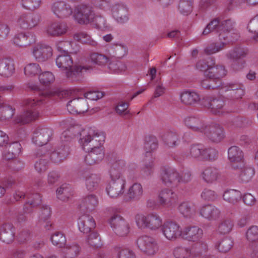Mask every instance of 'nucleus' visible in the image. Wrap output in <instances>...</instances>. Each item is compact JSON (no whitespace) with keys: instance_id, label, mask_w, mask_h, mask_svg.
I'll return each instance as SVG.
<instances>
[{"instance_id":"32","label":"nucleus","mask_w":258,"mask_h":258,"mask_svg":"<svg viewBox=\"0 0 258 258\" xmlns=\"http://www.w3.org/2000/svg\"><path fill=\"white\" fill-rule=\"evenodd\" d=\"M83 176L85 178L86 185L88 190H93L98 187L100 178L97 175L85 172Z\"/></svg>"},{"instance_id":"47","label":"nucleus","mask_w":258,"mask_h":258,"mask_svg":"<svg viewBox=\"0 0 258 258\" xmlns=\"http://www.w3.org/2000/svg\"><path fill=\"white\" fill-rule=\"evenodd\" d=\"M192 0H180L178 9L180 12L184 15H188L192 10Z\"/></svg>"},{"instance_id":"28","label":"nucleus","mask_w":258,"mask_h":258,"mask_svg":"<svg viewBox=\"0 0 258 258\" xmlns=\"http://www.w3.org/2000/svg\"><path fill=\"white\" fill-rule=\"evenodd\" d=\"M226 71L222 65H211L206 74L207 77L214 79L217 81H221V79L226 75Z\"/></svg>"},{"instance_id":"22","label":"nucleus","mask_w":258,"mask_h":258,"mask_svg":"<svg viewBox=\"0 0 258 258\" xmlns=\"http://www.w3.org/2000/svg\"><path fill=\"white\" fill-rule=\"evenodd\" d=\"M95 226L96 223L94 219L89 215H83L79 218L78 226L82 232L89 233L95 227Z\"/></svg>"},{"instance_id":"29","label":"nucleus","mask_w":258,"mask_h":258,"mask_svg":"<svg viewBox=\"0 0 258 258\" xmlns=\"http://www.w3.org/2000/svg\"><path fill=\"white\" fill-rule=\"evenodd\" d=\"M68 27L64 23L54 22L48 25L47 33L52 36H61L67 32Z\"/></svg>"},{"instance_id":"25","label":"nucleus","mask_w":258,"mask_h":258,"mask_svg":"<svg viewBox=\"0 0 258 258\" xmlns=\"http://www.w3.org/2000/svg\"><path fill=\"white\" fill-rule=\"evenodd\" d=\"M182 233L185 238L188 241H198L202 238L203 231L198 226H193L186 227Z\"/></svg>"},{"instance_id":"10","label":"nucleus","mask_w":258,"mask_h":258,"mask_svg":"<svg viewBox=\"0 0 258 258\" xmlns=\"http://www.w3.org/2000/svg\"><path fill=\"white\" fill-rule=\"evenodd\" d=\"M228 159L234 169H242L244 167L243 153L237 146H232L228 149Z\"/></svg>"},{"instance_id":"16","label":"nucleus","mask_w":258,"mask_h":258,"mask_svg":"<svg viewBox=\"0 0 258 258\" xmlns=\"http://www.w3.org/2000/svg\"><path fill=\"white\" fill-rule=\"evenodd\" d=\"M83 138H81V142L83 148L85 149V146H88L90 149H97V148H103L102 145L104 141L103 136L96 134L92 137L87 134H85Z\"/></svg>"},{"instance_id":"15","label":"nucleus","mask_w":258,"mask_h":258,"mask_svg":"<svg viewBox=\"0 0 258 258\" xmlns=\"http://www.w3.org/2000/svg\"><path fill=\"white\" fill-rule=\"evenodd\" d=\"M160 204L166 207H172L177 204L178 197L177 195L169 188L162 190L159 194Z\"/></svg>"},{"instance_id":"61","label":"nucleus","mask_w":258,"mask_h":258,"mask_svg":"<svg viewBox=\"0 0 258 258\" xmlns=\"http://www.w3.org/2000/svg\"><path fill=\"white\" fill-rule=\"evenodd\" d=\"M165 143L169 147H173L177 140V135L173 132L167 133L162 137Z\"/></svg>"},{"instance_id":"26","label":"nucleus","mask_w":258,"mask_h":258,"mask_svg":"<svg viewBox=\"0 0 258 258\" xmlns=\"http://www.w3.org/2000/svg\"><path fill=\"white\" fill-rule=\"evenodd\" d=\"M15 72L13 60L10 58H0V75L5 77L11 76Z\"/></svg>"},{"instance_id":"41","label":"nucleus","mask_w":258,"mask_h":258,"mask_svg":"<svg viewBox=\"0 0 258 258\" xmlns=\"http://www.w3.org/2000/svg\"><path fill=\"white\" fill-rule=\"evenodd\" d=\"M225 91L228 92L229 96L232 99L241 98L243 95V90L237 85H230Z\"/></svg>"},{"instance_id":"58","label":"nucleus","mask_w":258,"mask_h":258,"mask_svg":"<svg viewBox=\"0 0 258 258\" xmlns=\"http://www.w3.org/2000/svg\"><path fill=\"white\" fill-rule=\"evenodd\" d=\"M214 64V60L213 58L209 57L208 60H200L196 64V68L201 71H206V74L208 72L211 65Z\"/></svg>"},{"instance_id":"30","label":"nucleus","mask_w":258,"mask_h":258,"mask_svg":"<svg viewBox=\"0 0 258 258\" xmlns=\"http://www.w3.org/2000/svg\"><path fill=\"white\" fill-rule=\"evenodd\" d=\"M13 41L16 45L20 47H25L34 42L35 38L31 34L26 35L25 33H21L14 37Z\"/></svg>"},{"instance_id":"50","label":"nucleus","mask_w":258,"mask_h":258,"mask_svg":"<svg viewBox=\"0 0 258 258\" xmlns=\"http://www.w3.org/2000/svg\"><path fill=\"white\" fill-rule=\"evenodd\" d=\"M74 38L77 41L81 42L84 44H89L93 46L97 45V42L92 40L91 37L86 33L81 32L76 33L74 35Z\"/></svg>"},{"instance_id":"12","label":"nucleus","mask_w":258,"mask_h":258,"mask_svg":"<svg viewBox=\"0 0 258 258\" xmlns=\"http://www.w3.org/2000/svg\"><path fill=\"white\" fill-rule=\"evenodd\" d=\"M202 104L208 108L211 109L212 113L220 115L222 114L225 102L221 98H213L207 97L203 99Z\"/></svg>"},{"instance_id":"37","label":"nucleus","mask_w":258,"mask_h":258,"mask_svg":"<svg viewBox=\"0 0 258 258\" xmlns=\"http://www.w3.org/2000/svg\"><path fill=\"white\" fill-rule=\"evenodd\" d=\"M233 241L228 237H225L215 244V248L220 252L226 253L229 251L233 246Z\"/></svg>"},{"instance_id":"36","label":"nucleus","mask_w":258,"mask_h":258,"mask_svg":"<svg viewBox=\"0 0 258 258\" xmlns=\"http://www.w3.org/2000/svg\"><path fill=\"white\" fill-rule=\"evenodd\" d=\"M86 242L90 247L95 249L100 248L103 245L101 236L96 232L90 233L86 238Z\"/></svg>"},{"instance_id":"11","label":"nucleus","mask_w":258,"mask_h":258,"mask_svg":"<svg viewBox=\"0 0 258 258\" xmlns=\"http://www.w3.org/2000/svg\"><path fill=\"white\" fill-rule=\"evenodd\" d=\"M162 231L165 236L170 240H174L179 237L182 231L180 226L173 221H166L162 226Z\"/></svg>"},{"instance_id":"8","label":"nucleus","mask_w":258,"mask_h":258,"mask_svg":"<svg viewBox=\"0 0 258 258\" xmlns=\"http://www.w3.org/2000/svg\"><path fill=\"white\" fill-rule=\"evenodd\" d=\"M213 143H219L224 138L223 128L219 124L206 125L202 132Z\"/></svg>"},{"instance_id":"19","label":"nucleus","mask_w":258,"mask_h":258,"mask_svg":"<svg viewBox=\"0 0 258 258\" xmlns=\"http://www.w3.org/2000/svg\"><path fill=\"white\" fill-rule=\"evenodd\" d=\"M124 181L122 179L111 180L106 187L108 195L111 198H117L124 192Z\"/></svg>"},{"instance_id":"5","label":"nucleus","mask_w":258,"mask_h":258,"mask_svg":"<svg viewBox=\"0 0 258 258\" xmlns=\"http://www.w3.org/2000/svg\"><path fill=\"white\" fill-rule=\"evenodd\" d=\"M137 225L140 227H148L156 229L161 226L162 222L160 217L156 214H151L147 216L138 214L136 216Z\"/></svg>"},{"instance_id":"60","label":"nucleus","mask_w":258,"mask_h":258,"mask_svg":"<svg viewBox=\"0 0 258 258\" xmlns=\"http://www.w3.org/2000/svg\"><path fill=\"white\" fill-rule=\"evenodd\" d=\"M40 83L45 86L48 85L54 81V77L52 73L45 72L39 75Z\"/></svg>"},{"instance_id":"6","label":"nucleus","mask_w":258,"mask_h":258,"mask_svg":"<svg viewBox=\"0 0 258 258\" xmlns=\"http://www.w3.org/2000/svg\"><path fill=\"white\" fill-rule=\"evenodd\" d=\"M74 16L76 21L80 24H88L94 18V14L91 8L82 4L76 7Z\"/></svg>"},{"instance_id":"51","label":"nucleus","mask_w":258,"mask_h":258,"mask_svg":"<svg viewBox=\"0 0 258 258\" xmlns=\"http://www.w3.org/2000/svg\"><path fill=\"white\" fill-rule=\"evenodd\" d=\"M173 254L175 258H190L194 256L191 249L183 247H176Z\"/></svg>"},{"instance_id":"23","label":"nucleus","mask_w":258,"mask_h":258,"mask_svg":"<svg viewBox=\"0 0 258 258\" xmlns=\"http://www.w3.org/2000/svg\"><path fill=\"white\" fill-rule=\"evenodd\" d=\"M33 54L36 59L44 61L52 55V48L48 46L37 45L34 47Z\"/></svg>"},{"instance_id":"62","label":"nucleus","mask_w":258,"mask_h":258,"mask_svg":"<svg viewBox=\"0 0 258 258\" xmlns=\"http://www.w3.org/2000/svg\"><path fill=\"white\" fill-rule=\"evenodd\" d=\"M108 68L114 73H119L124 71L125 65L120 61H112L109 63Z\"/></svg>"},{"instance_id":"44","label":"nucleus","mask_w":258,"mask_h":258,"mask_svg":"<svg viewBox=\"0 0 258 258\" xmlns=\"http://www.w3.org/2000/svg\"><path fill=\"white\" fill-rule=\"evenodd\" d=\"M49 153L40 156L39 158L36 161L35 168L39 173L44 172L47 168L48 162Z\"/></svg>"},{"instance_id":"45","label":"nucleus","mask_w":258,"mask_h":258,"mask_svg":"<svg viewBox=\"0 0 258 258\" xmlns=\"http://www.w3.org/2000/svg\"><path fill=\"white\" fill-rule=\"evenodd\" d=\"M201 86L207 90L216 89L222 85L221 81L215 80L214 79L207 77L206 79L203 80L201 83Z\"/></svg>"},{"instance_id":"27","label":"nucleus","mask_w":258,"mask_h":258,"mask_svg":"<svg viewBox=\"0 0 258 258\" xmlns=\"http://www.w3.org/2000/svg\"><path fill=\"white\" fill-rule=\"evenodd\" d=\"M103 150V148L91 149L85 158L86 164L92 165L100 162L104 158V154Z\"/></svg>"},{"instance_id":"54","label":"nucleus","mask_w":258,"mask_h":258,"mask_svg":"<svg viewBox=\"0 0 258 258\" xmlns=\"http://www.w3.org/2000/svg\"><path fill=\"white\" fill-rule=\"evenodd\" d=\"M90 58L92 62L98 65H104L108 60V58L105 55L95 52L91 53Z\"/></svg>"},{"instance_id":"43","label":"nucleus","mask_w":258,"mask_h":258,"mask_svg":"<svg viewBox=\"0 0 258 258\" xmlns=\"http://www.w3.org/2000/svg\"><path fill=\"white\" fill-rule=\"evenodd\" d=\"M220 20L219 18H216L211 20L207 25L203 32V35H206L210 33L215 31L220 33Z\"/></svg>"},{"instance_id":"7","label":"nucleus","mask_w":258,"mask_h":258,"mask_svg":"<svg viewBox=\"0 0 258 258\" xmlns=\"http://www.w3.org/2000/svg\"><path fill=\"white\" fill-rule=\"evenodd\" d=\"M114 233L121 237L126 236L129 233L130 227L126 221L120 215L114 214L109 220Z\"/></svg>"},{"instance_id":"1","label":"nucleus","mask_w":258,"mask_h":258,"mask_svg":"<svg viewBox=\"0 0 258 258\" xmlns=\"http://www.w3.org/2000/svg\"><path fill=\"white\" fill-rule=\"evenodd\" d=\"M46 102V101H44V99L42 98H27L23 100L22 105L25 108V110L17 116L15 120L16 123L24 124L36 120L39 116L36 108L41 104Z\"/></svg>"},{"instance_id":"4","label":"nucleus","mask_w":258,"mask_h":258,"mask_svg":"<svg viewBox=\"0 0 258 258\" xmlns=\"http://www.w3.org/2000/svg\"><path fill=\"white\" fill-rule=\"evenodd\" d=\"M136 243L138 248L147 255H154L158 250L156 240L150 236H140L137 239Z\"/></svg>"},{"instance_id":"64","label":"nucleus","mask_w":258,"mask_h":258,"mask_svg":"<svg viewBox=\"0 0 258 258\" xmlns=\"http://www.w3.org/2000/svg\"><path fill=\"white\" fill-rule=\"evenodd\" d=\"M246 236L249 241H254L258 239V227L256 226H251L247 231Z\"/></svg>"},{"instance_id":"24","label":"nucleus","mask_w":258,"mask_h":258,"mask_svg":"<svg viewBox=\"0 0 258 258\" xmlns=\"http://www.w3.org/2000/svg\"><path fill=\"white\" fill-rule=\"evenodd\" d=\"M98 204L97 199L95 195H90L84 198L79 204V209L84 213L92 211Z\"/></svg>"},{"instance_id":"35","label":"nucleus","mask_w":258,"mask_h":258,"mask_svg":"<svg viewBox=\"0 0 258 258\" xmlns=\"http://www.w3.org/2000/svg\"><path fill=\"white\" fill-rule=\"evenodd\" d=\"M70 95V92L66 90H61L60 89H56L54 90L46 91L42 93L41 94V98L43 99H45L51 97H58L59 98H65Z\"/></svg>"},{"instance_id":"33","label":"nucleus","mask_w":258,"mask_h":258,"mask_svg":"<svg viewBox=\"0 0 258 258\" xmlns=\"http://www.w3.org/2000/svg\"><path fill=\"white\" fill-rule=\"evenodd\" d=\"M180 98L182 102L187 105H194L200 100L199 96L197 93L189 91L182 93Z\"/></svg>"},{"instance_id":"56","label":"nucleus","mask_w":258,"mask_h":258,"mask_svg":"<svg viewBox=\"0 0 258 258\" xmlns=\"http://www.w3.org/2000/svg\"><path fill=\"white\" fill-rule=\"evenodd\" d=\"M41 71L39 64L35 63H29L24 68V73L26 75L33 76L38 74Z\"/></svg>"},{"instance_id":"21","label":"nucleus","mask_w":258,"mask_h":258,"mask_svg":"<svg viewBox=\"0 0 258 258\" xmlns=\"http://www.w3.org/2000/svg\"><path fill=\"white\" fill-rule=\"evenodd\" d=\"M40 18V16L37 14L28 16L23 14L19 18L18 23L23 29L32 28L38 25Z\"/></svg>"},{"instance_id":"53","label":"nucleus","mask_w":258,"mask_h":258,"mask_svg":"<svg viewBox=\"0 0 258 258\" xmlns=\"http://www.w3.org/2000/svg\"><path fill=\"white\" fill-rule=\"evenodd\" d=\"M52 243L58 247H62L66 243V238L63 233L60 232H55L51 237Z\"/></svg>"},{"instance_id":"34","label":"nucleus","mask_w":258,"mask_h":258,"mask_svg":"<svg viewBox=\"0 0 258 258\" xmlns=\"http://www.w3.org/2000/svg\"><path fill=\"white\" fill-rule=\"evenodd\" d=\"M187 126L194 131L202 133L206 125H204L201 121L195 117H188L185 120Z\"/></svg>"},{"instance_id":"20","label":"nucleus","mask_w":258,"mask_h":258,"mask_svg":"<svg viewBox=\"0 0 258 258\" xmlns=\"http://www.w3.org/2000/svg\"><path fill=\"white\" fill-rule=\"evenodd\" d=\"M15 228L12 224L5 223L0 226V240L9 244L14 239Z\"/></svg>"},{"instance_id":"59","label":"nucleus","mask_w":258,"mask_h":258,"mask_svg":"<svg viewBox=\"0 0 258 258\" xmlns=\"http://www.w3.org/2000/svg\"><path fill=\"white\" fill-rule=\"evenodd\" d=\"M247 28L249 31L253 32L256 35L253 37V39L258 42V15L254 16L249 22Z\"/></svg>"},{"instance_id":"9","label":"nucleus","mask_w":258,"mask_h":258,"mask_svg":"<svg viewBox=\"0 0 258 258\" xmlns=\"http://www.w3.org/2000/svg\"><path fill=\"white\" fill-rule=\"evenodd\" d=\"M248 52L247 49L237 46L227 54V57L233 60L232 65L234 69L239 70L243 68V63L244 62L242 59L247 55Z\"/></svg>"},{"instance_id":"55","label":"nucleus","mask_w":258,"mask_h":258,"mask_svg":"<svg viewBox=\"0 0 258 258\" xmlns=\"http://www.w3.org/2000/svg\"><path fill=\"white\" fill-rule=\"evenodd\" d=\"M80 247L77 244L67 246L64 249L63 252L66 258H75L80 252Z\"/></svg>"},{"instance_id":"52","label":"nucleus","mask_w":258,"mask_h":258,"mask_svg":"<svg viewBox=\"0 0 258 258\" xmlns=\"http://www.w3.org/2000/svg\"><path fill=\"white\" fill-rule=\"evenodd\" d=\"M113 17L117 20H123L126 17V10L124 6L115 5L112 8Z\"/></svg>"},{"instance_id":"2","label":"nucleus","mask_w":258,"mask_h":258,"mask_svg":"<svg viewBox=\"0 0 258 258\" xmlns=\"http://www.w3.org/2000/svg\"><path fill=\"white\" fill-rule=\"evenodd\" d=\"M56 63L58 68L63 70H70L67 76L70 77L73 75H79L83 69H86L84 67L75 66H73V61L72 58L67 51L64 50L63 54L59 55L56 59Z\"/></svg>"},{"instance_id":"39","label":"nucleus","mask_w":258,"mask_h":258,"mask_svg":"<svg viewBox=\"0 0 258 258\" xmlns=\"http://www.w3.org/2000/svg\"><path fill=\"white\" fill-rule=\"evenodd\" d=\"M218 176L217 170L212 167L206 168L202 172V177L208 183H212L216 181Z\"/></svg>"},{"instance_id":"63","label":"nucleus","mask_w":258,"mask_h":258,"mask_svg":"<svg viewBox=\"0 0 258 258\" xmlns=\"http://www.w3.org/2000/svg\"><path fill=\"white\" fill-rule=\"evenodd\" d=\"M41 0H22V5L26 9L33 11L38 8Z\"/></svg>"},{"instance_id":"31","label":"nucleus","mask_w":258,"mask_h":258,"mask_svg":"<svg viewBox=\"0 0 258 258\" xmlns=\"http://www.w3.org/2000/svg\"><path fill=\"white\" fill-rule=\"evenodd\" d=\"M201 215L209 220L216 219L220 215V211L214 206L208 205L204 206L200 211Z\"/></svg>"},{"instance_id":"48","label":"nucleus","mask_w":258,"mask_h":258,"mask_svg":"<svg viewBox=\"0 0 258 258\" xmlns=\"http://www.w3.org/2000/svg\"><path fill=\"white\" fill-rule=\"evenodd\" d=\"M233 223L230 219L222 220L218 225V231L222 234L229 233L232 229Z\"/></svg>"},{"instance_id":"13","label":"nucleus","mask_w":258,"mask_h":258,"mask_svg":"<svg viewBox=\"0 0 258 258\" xmlns=\"http://www.w3.org/2000/svg\"><path fill=\"white\" fill-rule=\"evenodd\" d=\"M179 173L175 169L164 167L161 168V179L166 185H177L179 183Z\"/></svg>"},{"instance_id":"38","label":"nucleus","mask_w":258,"mask_h":258,"mask_svg":"<svg viewBox=\"0 0 258 258\" xmlns=\"http://www.w3.org/2000/svg\"><path fill=\"white\" fill-rule=\"evenodd\" d=\"M87 133L82 128V127L79 125H76L71 126L67 131H65L63 133V137L65 138L67 136L74 138L76 136H79L80 138H83ZM81 140V139H80Z\"/></svg>"},{"instance_id":"18","label":"nucleus","mask_w":258,"mask_h":258,"mask_svg":"<svg viewBox=\"0 0 258 258\" xmlns=\"http://www.w3.org/2000/svg\"><path fill=\"white\" fill-rule=\"evenodd\" d=\"M51 136V130L48 128H37L34 132L33 141L37 145L42 146L47 144Z\"/></svg>"},{"instance_id":"17","label":"nucleus","mask_w":258,"mask_h":258,"mask_svg":"<svg viewBox=\"0 0 258 258\" xmlns=\"http://www.w3.org/2000/svg\"><path fill=\"white\" fill-rule=\"evenodd\" d=\"M52 10L58 18L63 19L67 18L73 13L71 6L63 1H58L52 6Z\"/></svg>"},{"instance_id":"57","label":"nucleus","mask_w":258,"mask_h":258,"mask_svg":"<svg viewBox=\"0 0 258 258\" xmlns=\"http://www.w3.org/2000/svg\"><path fill=\"white\" fill-rule=\"evenodd\" d=\"M69 190V188L67 184H62L56 190V194L58 199L63 201L67 200L70 196Z\"/></svg>"},{"instance_id":"49","label":"nucleus","mask_w":258,"mask_h":258,"mask_svg":"<svg viewBox=\"0 0 258 258\" xmlns=\"http://www.w3.org/2000/svg\"><path fill=\"white\" fill-rule=\"evenodd\" d=\"M143 188L141 184L134 183L130 188L127 195L130 199H139L143 195Z\"/></svg>"},{"instance_id":"40","label":"nucleus","mask_w":258,"mask_h":258,"mask_svg":"<svg viewBox=\"0 0 258 258\" xmlns=\"http://www.w3.org/2000/svg\"><path fill=\"white\" fill-rule=\"evenodd\" d=\"M241 192L237 190L229 189L225 191L223 198L225 201L232 204L237 203L241 198Z\"/></svg>"},{"instance_id":"3","label":"nucleus","mask_w":258,"mask_h":258,"mask_svg":"<svg viewBox=\"0 0 258 258\" xmlns=\"http://www.w3.org/2000/svg\"><path fill=\"white\" fill-rule=\"evenodd\" d=\"M190 154L194 158H199L204 161H213L218 157L217 151L212 147L205 148L201 145L191 146Z\"/></svg>"},{"instance_id":"42","label":"nucleus","mask_w":258,"mask_h":258,"mask_svg":"<svg viewBox=\"0 0 258 258\" xmlns=\"http://www.w3.org/2000/svg\"><path fill=\"white\" fill-rule=\"evenodd\" d=\"M158 145V140L155 136L149 135L145 137L144 148L147 153H150L156 149Z\"/></svg>"},{"instance_id":"46","label":"nucleus","mask_w":258,"mask_h":258,"mask_svg":"<svg viewBox=\"0 0 258 258\" xmlns=\"http://www.w3.org/2000/svg\"><path fill=\"white\" fill-rule=\"evenodd\" d=\"M14 110L13 108L3 102V104L0 105V120H7L11 118L14 114Z\"/></svg>"},{"instance_id":"14","label":"nucleus","mask_w":258,"mask_h":258,"mask_svg":"<svg viewBox=\"0 0 258 258\" xmlns=\"http://www.w3.org/2000/svg\"><path fill=\"white\" fill-rule=\"evenodd\" d=\"M67 109L72 114H81L87 111L89 107L85 98H78L71 100L68 103Z\"/></svg>"}]
</instances>
